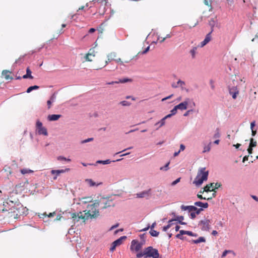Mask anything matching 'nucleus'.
<instances>
[{"instance_id": "1", "label": "nucleus", "mask_w": 258, "mask_h": 258, "mask_svg": "<svg viewBox=\"0 0 258 258\" xmlns=\"http://www.w3.org/2000/svg\"><path fill=\"white\" fill-rule=\"evenodd\" d=\"M98 207L97 202L87 206V210L84 211L85 213L83 215L82 212H80L78 213H72L71 218L74 220L78 221L80 219H83L84 221L88 220L89 218H95L99 215V212L97 208Z\"/></svg>"}, {"instance_id": "2", "label": "nucleus", "mask_w": 258, "mask_h": 258, "mask_svg": "<svg viewBox=\"0 0 258 258\" xmlns=\"http://www.w3.org/2000/svg\"><path fill=\"white\" fill-rule=\"evenodd\" d=\"M160 254L158 249L153 248L152 246H148L136 254L137 258H159Z\"/></svg>"}, {"instance_id": "3", "label": "nucleus", "mask_w": 258, "mask_h": 258, "mask_svg": "<svg viewBox=\"0 0 258 258\" xmlns=\"http://www.w3.org/2000/svg\"><path fill=\"white\" fill-rule=\"evenodd\" d=\"M209 171L206 170L205 167L200 168L198 171L197 175L196 177L194 183L197 186L201 185L204 181H206L208 179Z\"/></svg>"}, {"instance_id": "4", "label": "nucleus", "mask_w": 258, "mask_h": 258, "mask_svg": "<svg viewBox=\"0 0 258 258\" xmlns=\"http://www.w3.org/2000/svg\"><path fill=\"white\" fill-rule=\"evenodd\" d=\"M107 59L105 61L104 64L100 68L95 69L96 70L101 69L106 67L109 62L112 61H115L117 63H119L121 65H123V61L120 58H117V54L115 52H112L107 54Z\"/></svg>"}, {"instance_id": "5", "label": "nucleus", "mask_w": 258, "mask_h": 258, "mask_svg": "<svg viewBox=\"0 0 258 258\" xmlns=\"http://www.w3.org/2000/svg\"><path fill=\"white\" fill-rule=\"evenodd\" d=\"M145 241L139 242L137 239L133 240L131 243L130 250L133 252H137V254L141 251Z\"/></svg>"}, {"instance_id": "6", "label": "nucleus", "mask_w": 258, "mask_h": 258, "mask_svg": "<svg viewBox=\"0 0 258 258\" xmlns=\"http://www.w3.org/2000/svg\"><path fill=\"white\" fill-rule=\"evenodd\" d=\"M96 202L98 204V207L100 206L101 209H104L114 206V203L111 200L106 198H102L98 201H96Z\"/></svg>"}, {"instance_id": "7", "label": "nucleus", "mask_w": 258, "mask_h": 258, "mask_svg": "<svg viewBox=\"0 0 258 258\" xmlns=\"http://www.w3.org/2000/svg\"><path fill=\"white\" fill-rule=\"evenodd\" d=\"M221 184L218 182L217 183H211L209 184L206 185L204 188L203 191H200V193H203L204 191L208 192L211 191H214L215 189H217L221 186Z\"/></svg>"}, {"instance_id": "8", "label": "nucleus", "mask_w": 258, "mask_h": 258, "mask_svg": "<svg viewBox=\"0 0 258 258\" xmlns=\"http://www.w3.org/2000/svg\"><path fill=\"white\" fill-rule=\"evenodd\" d=\"M36 127L39 135H43L44 136L48 135L46 128L43 126L42 122L39 120L36 121Z\"/></svg>"}, {"instance_id": "9", "label": "nucleus", "mask_w": 258, "mask_h": 258, "mask_svg": "<svg viewBox=\"0 0 258 258\" xmlns=\"http://www.w3.org/2000/svg\"><path fill=\"white\" fill-rule=\"evenodd\" d=\"M211 221L209 219H205L201 220L199 224L200 228L203 231H208L210 229Z\"/></svg>"}, {"instance_id": "10", "label": "nucleus", "mask_w": 258, "mask_h": 258, "mask_svg": "<svg viewBox=\"0 0 258 258\" xmlns=\"http://www.w3.org/2000/svg\"><path fill=\"white\" fill-rule=\"evenodd\" d=\"M126 239V236H122L118 239L115 240L112 243L111 246L110 248V250L111 251H113L115 249L116 247L120 245L122 243L123 241Z\"/></svg>"}, {"instance_id": "11", "label": "nucleus", "mask_w": 258, "mask_h": 258, "mask_svg": "<svg viewBox=\"0 0 258 258\" xmlns=\"http://www.w3.org/2000/svg\"><path fill=\"white\" fill-rule=\"evenodd\" d=\"M152 189L151 188L148 190H144L136 194V197L138 198H149L151 195Z\"/></svg>"}, {"instance_id": "12", "label": "nucleus", "mask_w": 258, "mask_h": 258, "mask_svg": "<svg viewBox=\"0 0 258 258\" xmlns=\"http://www.w3.org/2000/svg\"><path fill=\"white\" fill-rule=\"evenodd\" d=\"M95 56V51L93 48L90 49L89 52L84 56L86 61H92V58Z\"/></svg>"}, {"instance_id": "13", "label": "nucleus", "mask_w": 258, "mask_h": 258, "mask_svg": "<svg viewBox=\"0 0 258 258\" xmlns=\"http://www.w3.org/2000/svg\"><path fill=\"white\" fill-rule=\"evenodd\" d=\"M229 92L230 94L232 96V98L235 99L237 97V95L239 94V91L236 86H233L230 87L229 86Z\"/></svg>"}, {"instance_id": "14", "label": "nucleus", "mask_w": 258, "mask_h": 258, "mask_svg": "<svg viewBox=\"0 0 258 258\" xmlns=\"http://www.w3.org/2000/svg\"><path fill=\"white\" fill-rule=\"evenodd\" d=\"M212 31L209 33L206 36L205 39L201 42L200 44L199 45L200 47H203L205 45H206L207 43H208L211 40V33Z\"/></svg>"}, {"instance_id": "15", "label": "nucleus", "mask_w": 258, "mask_h": 258, "mask_svg": "<svg viewBox=\"0 0 258 258\" xmlns=\"http://www.w3.org/2000/svg\"><path fill=\"white\" fill-rule=\"evenodd\" d=\"M188 101H189V99L187 98L184 101L176 105L177 109H180L181 110L186 109L187 107L188 104Z\"/></svg>"}, {"instance_id": "16", "label": "nucleus", "mask_w": 258, "mask_h": 258, "mask_svg": "<svg viewBox=\"0 0 258 258\" xmlns=\"http://www.w3.org/2000/svg\"><path fill=\"white\" fill-rule=\"evenodd\" d=\"M11 72L8 70H3L2 73V76L6 80H12L13 77L11 75Z\"/></svg>"}, {"instance_id": "17", "label": "nucleus", "mask_w": 258, "mask_h": 258, "mask_svg": "<svg viewBox=\"0 0 258 258\" xmlns=\"http://www.w3.org/2000/svg\"><path fill=\"white\" fill-rule=\"evenodd\" d=\"M69 170L70 169L69 168L60 170H52L51 171V174L52 175H56V176H59L61 173H63L65 172L69 171Z\"/></svg>"}, {"instance_id": "18", "label": "nucleus", "mask_w": 258, "mask_h": 258, "mask_svg": "<svg viewBox=\"0 0 258 258\" xmlns=\"http://www.w3.org/2000/svg\"><path fill=\"white\" fill-rule=\"evenodd\" d=\"M31 71L30 70L29 67H27L26 69V74L23 76L22 78L23 79H33V77L31 75Z\"/></svg>"}, {"instance_id": "19", "label": "nucleus", "mask_w": 258, "mask_h": 258, "mask_svg": "<svg viewBox=\"0 0 258 258\" xmlns=\"http://www.w3.org/2000/svg\"><path fill=\"white\" fill-rule=\"evenodd\" d=\"M180 208L182 211H187L188 213L193 212V209H195L194 206H184L183 205L181 206Z\"/></svg>"}, {"instance_id": "20", "label": "nucleus", "mask_w": 258, "mask_h": 258, "mask_svg": "<svg viewBox=\"0 0 258 258\" xmlns=\"http://www.w3.org/2000/svg\"><path fill=\"white\" fill-rule=\"evenodd\" d=\"M60 117L61 115L59 114H52L49 115L47 118L49 121H55L58 120Z\"/></svg>"}, {"instance_id": "21", "label": "nucleus", "mask_w": 258, "mask_h": 258, "mask_svg": "<svg viewBox=\"0 0 258 258\" xmlns=\"http://www.w3.org/2000/svg\"><path fill=\"white\" fill-rule=\"evenodd\" d=\"M195 206H198V207H202V208H207L209 206V204L208 203H202L201 202H196L195 203Z\"/></svg>"}, {"instance_id": "22", "label": "nucleus", "mask_w": 258, "mask_h": 258, "mask_svg": "<svg viewBox=\"0 0 258 258\" xmlns=\"http://www.w3.org/2000/svg\"><path fill=\"white\" fill-rule=\"evenodd\" d=\"M198 46H195L192 48V49L190 50L189 53L191 55L192 58H195L196 57V54L197 53V50L198 49Z\"/></svg>"}, {"instance_id": "23", "label": "nucleus", "mask_w": 258, "mask_h": 258, "mask_svg": "<svg viewBox=\"0 0 258 258\" xmlns=\"http://www.w3.org/2000/svg\"><path fill=\"white\" fill-rule=\"evenodd\" d=\"M7 203H12L14 204H17L19 203V200L17 198H13V196H10L7 200Z\"/></svg>"}, {"instance_id": "24", "label": "nucleus", "mask_w": 258, "mask_h": 258, "mask_svg": "<svg viewBox=\"0 0 258 258\" xmlns=\"http://www.w3.org/2000/svg\"><path fill=\"white\" fill-rule=\"evenodd\" d=\"M206 241V239L204 237H200L197 240H192V242L194 243H199L200 242H204Z\"/></svg>"}, {"instance_id": "25", "label": "nucleus", "mask_w": 258, "mask_h": 258, "mask_svg": "<svg viewBox=\"0 0 258 258\" xmlns=\"http://www.w3.org/2000/svg\"><path fill=\"white\" fill-rule=\"evenodd\" d=\"M82 203L84 204H86L88 203L91 202L93 200V199L91 197H85L83 198L82 199Z\"/></svg>"}, {"instance_id": "26", "label": "nucleus", "mask_w": 258, "mask_h": 258, "mask_svg": "<svg viewBox=\"0 0 258 258\" xmlns=\"http://www.w3.org/2000/svg\"><path fill=\"white\" fill-rule=\"evenodd\" d=\"M39 88V87L38 86H37V85H34V86H30L29 87L27 91H26V92L29 93L30 92H31L32 90H36V89H38Z\"/></svg>"}, {"instance_id": "27", "label": "nucleus", "mask_w": 258, "mask_h": 258, "mask_svg": "<svg viewBox=\"0 0 258 258\" xmlns=\"http://www.w3.org/2000/svg\"><path fill=\"white\" fill-rule=\"evenodd\" d=\"M182 232H184V230H180L179 233L176 235V237L177 238L180 239L181 240H184V237L183 236H182V235L183 234H184V233H182Z\"/></svg>"}, {"instance_id": "28", "label": "nucleus", "mask_w": 258, "mask_h": 258, "mask_svg": "<svg viewBox=\"0 0 258 258\" xmlns=\"http://www.w3.org/2000/svg\"><path fill=\"white\" fill-rule=\"evenodd\" d=\"M165 123V118H163L162 119H161L159 122H157L155 124V125H157L159 124L158 128L162 126H163Z\"/></svg>"}, {"instance_id": "29", "label": "nucleus", "mask_w": 258, "mask_h": 258, "mask_svg": "<svg viewBox=\"0 0 258 258\" xmlns=\"http://www.w3.org/2000/svg\"><path fill=\"white\" fill-rule=\"evenodd\" d=\"M182 233H184V234H186V235H188L190 236H195V237L197 236V234H195V233H194L190 231H185V230H184V232H182Z\"/></svg>"}, {"instance_id": "30", "label": "nucleus", "mask_w": 258, "mask_h": 258, "mask_svg": "<svg viewBox=\"0 0 258 258\" xmlns=\"http://www.w3.org/2000/svg\"><path fill=\"white\" fill-rule=\"evenodd\" d=\"M174 221V220H170L168 221V224L163 227V230L164 231H166L171 226V224H170V222H172Z\"/></svg>"}, {"instance_id": "31", "label": "nucleus", "mask_w": 258, "mask_h": 258, "mask_svg": "<svg viewBox=\"0 0 258 258\" xmlns=\"http://www.w3.org/2000/svg\"><path fill=\"white\" fill-rule=\"evenodd\" d=\"M85 181L90 186H93L96 185L95 182H94L91 179H87Z\"/></svg>"}, {"instance_id": "32", "label": "nucleus", "mask_w": 258, "mask_h": 258, "mask_svg": "<svg viewBox=\"0 0 258 258\" xmlns=\"http://www.w3.org/2000/svg\"><path fill=\"white\" fill-rule=\"evenodd\" d=\"M183 216H179L176 217L175 219H174V221H178L179 223L182 225L185 224V223L182 222V221L183 220Z\"/></svg>"}, {"instance_id": "33", "label": "nucleus", "mask_w": 258, "mask_h": 258, "mask_svg": "<svg viewBox=\"0 0 258 258\" xmlns=\"http://www.w3.org/2000/svg\"><path fill=\"white\" fill-rule=\"evenodd\" d=\"M256 142L254 141L253 138H251L250 140L249 146H250V147H255L256 146Z\"/></svg>"}, {"instance_id": "34", "label": "nucleus", "mask_w": 258, "mask_h": 258, "mask_svg": "<svg viewBox=\"0 0 258 258\" xmlns=\"http://www.w3.org/2000/svg\"><path fill=\"white\" fill-rule=\"evenodd\" d=\"M150 234L152 236H155V237H157L158 236L159 233L158 232H157V231L156 230H151L150 231Z\"/></svg>"}, {"instance_id": "35", "label": "nucleus", "mask_w": 258, "mask_h": 258, "mask_svg": "<svg viewBox=\"0 0 258 258\" xmlns=\"http://www.w3.org/2000/svg\"><path fill=\"white\" fill-rule=\"evenodd\" d=\"M21 172L23 174H25L27 173H30L33 172V171L30 169H23L21 170Z\"/></svg>"}, {"instance_id": "36", "label": "nucleus", "mask_w": 258, "mask_h": 258, "mask_svg": "<svg viewBox=\"0 0 258 258\" xmlns=\"http://www.w3.org/2000/svg\"><path fill=\"white\" fill-rule=\"evenodd\" d=\"M211 143L210 142L207 146H206L204 148V150H203V152L205 153V152H209L211 150Z\"/></svg>"}, {"instance_id": "37", "label": "nucleus", "mask_w": 258, "mask_h": 258, "mask_svg": "<svg viewBox=\"0 0 258 258\" xmlns=\"http://www.w3.org/2000/svg\"><path fill=\"white\" fill-rule=\"evenodd\" d=\"M194 208L195 209H193V211H194L197 215H199L203 210L202 208L198 209L194 206Z\"/></svg>"}, {"instance_id": "38", "label": "nucleus", "mask_w": 258, "mask_h": 258, "mask_svg": "<svg viewBox=\"0 0 258 258\" xmlns=\"http://www.w3.org/2000/svg\"><path fill=\"white\" fill-rule=\"evenodd\" d=\"M170 37H171V35H170V34H167L165 37H163V38H162V37L160 38V37H158V40H159V41H160V43H162V42H164V40H165L166 38H170Z\"/></svg>"}, {"instance_id": "39", "label": "nucleus", "mask_w": 258, "mask_h": 258, "mask_svg": "<svg viewBox=\"0 0 258 258\" xmlns=\"http://www.w3.org/2000/svg\"><path fill=\"white\" fill-rule=\"evenodd\" d=\"M131 81H132V80L130 79L124 78V79H120L119 81V82H120L121 83H126L127 82H131Z\"/></svg>"}, {"instance_id": "40", "label": "nucleus", "mask_w": 258, "mask_h": 258, "mask_svg": "<svg viewBox=\"0 0 258 258\" xmlns=\"http://www.w3.org/2000/svg\"><path fill=\"white\" fill-rule=\"evenodd\" d=\"M197 197L199 199H201V200H211L212 199V197H210V198H206L205 197H203L202 196V195L201 194H198L197 195Z\"/></svg>"}, {"instance_id": "41", "label": "nucleus", "mask_w": 258, "mask_h": 258, "mask_svg": "<svg viewBox=\"0 0 258 258\" xmlns=\"http://www.w3.org/2000/svg\"><path fill=\"white\" fill-rule=\"evenodd\" d=\"M120 104L122 106H130L131 105V103L126 101H122L120 102Z\"/></svg>"}, {"instance_id": "42", "label": "nucleus", "mask_w": 258, "mask_h": 258, "mask_svg": "<svg viewBox=\"0 0 258 258\" xmlns=\"http://www.w3.org/2000/svg\"><path fill=\"white\" fill-rule=\"evenodd\" d=\"M97 163H102L103 164H107L110 163V161L109 160H106L104 161L99 160L97 161Z\"/></svg>"}, {"instance_id": "43", "label": "nucleus", "mask_w": 258, "mask_h": 258, "mask_svg": "<svg viewBox=\"0 0 258 258\" xmlns=\"http://www.w3.org/2000/svg\"><path fill=\"white\" fill-rule=\"evenodd\" d=\"M3 170L6 171V172H9V174H12V171L10 169V167H9V166H5Z\"/></svg>"}, {"instance_id": "44", "label": "nucleus", "mask_w": 258, "mask_h": 258, "mask_svg": "<svg viewBox=\"0 0 258 258\" xmlns=\"http://www.w3.org/2000/svg\"><path fill=\"white\" fill-rule=\"evenodd\" d=\"M55 214V212H53L52 213H50L48 215H47L46 213H44L42 214V215L44 216H48V217H52Z\"/></svg>"}, {"instance_id": "45", "label": "nucleus", "mask_w": 258, "mask_h": 258, "mask_svg": "<svg viewBox=\"0 0 258 258\" xmlns=\"http://www.w3.org/2000/svg\"><path fill=\"white\" fill-rule=\"evenodd\" d=\"M177 85H178V86L182 87V86H185V83L184 81H181L180 80H179L177 82Z\"/></svg>"}, {"instance_id": "46", "label": "nucleus", "mask_w": 258, "mask_h": 258, "mask_svg": "<svg viewBox=\"0 0 258 258\" xmlns=\"http://www.w3.org/2000/svg\"><path fill=\"white\" fill-rule=\"evenodd\" d=\"M177 108L176 106H174V107L170 111L171 114L172 115L175 114L177 112Z\"/></svg>"}, {"instance_id": "47", "label": "nucleus", "mask_w": 258, "mask_h": 258, "mask_svg": "<svg viewBox=\"0 0 258 258\" xmlns=\"http://www.w3.org/2000/svg\"><path fill=\"white\" fill-rule=\"evenodd\" d=\"M93 140V138H88L86 140H83L81 141V144H84L89 142L92 141Z\"/></svg>"}, {"instance_id": "48", "label": "nucleus", "mask_w": 258, "mask_h": 258, "mask_svg": "<svg viewBox=\"0 0 258 258\" xmlns=\"http://www.w3.org/2000/svg\"><path fill=\"white\" fill-rule=\"evenodd\" d=\"M134 58V57L133 56H131L125 59H124L123 61V63H128L130 62Z\"/></svg>"}, {"instance_id": "49", "label": "nucleus", "mask_w": 258, "mask_h": 258, "mask_svg": "<svg viewBox=\"0 0 258 258\" xmlns=\"http://www.w3.org/2000/svg\"><path fill=\"white\" fill-rule=\"evenodd\" d=\"M169 164V162H168L165 165V166L164 167H160V169L161 170H167L168 168V165Z\"/></svg>"}, {"instance_id": "50", "label": "nucleus", "mask_w": 258, "mask_h": 258, "mask_svg": "<svg viewBox=\"0 0 258 258\" xmlns=\"http://www.w3.org/2000/svg\"><path fill=\"white\" fill-rule=\"evenodd\" d=\"M56 99V94L55 93H54L50 97V100H51L53 102L55 101Z\"/></svg>"}, {"instance_id": "51", "label": "nucleus", "mask_w": 258, "mask_h": 258, "mask_svg": "<svg viewBox=\"0 0 258 258\" xmlns=\"http://www.w3.org/2000/svg\"><path fill=\"white\" fill-rule=\"evenodd\" d=\"M220 134L219 132L218 129H217L216 133L214 134L213 137L214 138H219L220 137Z\"/></svg>"}, {"instance_id": "52", "label": "nucleus", "mask_w": 258, "mask_h": 258, "mask_svg": "<svg viewBox=\"0 0 258 258\" xmlns=\"http://www.w3.org/2000/svg\"><path fill=\"white\" fill-rule=\"evenodd\" d=\"M57 159L58 160H65V161H71L70 159H66L65 157H62V156H59V157H58Z\"/></svg>"}, {"instance_id": "53", "label": "nucleus", "mask_w": 258, "mask_h": 258, "mask_svg": "<svg viewBox=\"0 0 258 258\" xmlns=\"http://www.w3.org/2000/svg\"><path fill=\"white\" fill-rule=\"evenodd\" d=\"M196 215L197 214L194 211L190 212V216L192 219H195L196 217Z\"/></svg>"}, {"instance_id": "54", "label": "nucleus", "mask_w": 258, "mask_h": 258, "mask_svg": "<svg viewBox=\"0 0 258 258\" xmlns=\"http://www.w3.org/2000/svg\"><path fill=\"white\" fill-rule=\"evenodd\" d=\"M231 251L229 250H225L222 254V257H225L228 253L230 252Z\"/></svg>"}, {"instance_id": "55", "label": "nucleus", "mask_w": 258, "mask_h": 258, "mask_svg": "<svg viewBox=\"0 0 258 258\" xmlns=\"http://www.w3.org/2000/svg\"><path fill=\"white\" fill-rule=\"evenodd\" d=\"M180 180V178H177V179H176L175 180H174V181H173L171 183V185H175V184H176L178 182H179Z\"/></svg>"}, {"instance_id": "56", "label": "nucleus", "mask_w": 258, "mask_h": 258, "mask_svg": "<svg viewBox=\"0 0 258 258\" xmlns=\"http://www.w3.org/2000/svg\"><path fill=\"white\" fill-rule=\"evenodd\" d=\"M52 102H53L51 101V100H48L47 101V104L48 108V109H50L51 108V104H52Z\"/></svg>"}, {"instance_id": "57", "label": "nucleus", "mask_w": 258, "mask_h": 258, "mask_svg": "<svg viewBox=\"0 0 258 258\" xmlns=\"http://www.w3.org/2000/svg\"><path fill=\"white\" fill-rule=\"evenodd\" d=\"M173 94H171V95H169V96H167L166 97H165V98H163L162 99V101H165V100H167L168 99L171 98L173 96Z\"/></svg>"}, {"instance_id": "58", "label": "nucleus", "mask_w": 258, "mask_h": 258, "mask_svg": "<svg viewBox=\"0 0 258 258\" xmlns=\"http://www.w3.org/2000/svg\"><path fill=\"white\" fill-rule=\"evenodd\" d=\"M193 110L192 109L187 110L186 112L184 113L183 115L184 116H186L189 114V113L192 112Z\"/></svg>"}, {"instance_id": "59", "label": "nucleus", "mask_w": 258, "mask_h": 258, "mask_svg": "<svg viewBox=\"0 0 258 258\" xmlns=\"http://www.w3.org/2000/svg\"><path fill=\"white\" fill-rule=\"evenodd\" d=\"M252 148L253 147H250V146H249V147L247 149V151H248L249 154H251L252 153V150H253Z\"/></svg>"}, {"instance_id": "60", "label": "nucleus", "mask_w": 258, "mask_h": 258, "mask_svg": "<svg viewBox=\"0 0 258 258\" xmlns=\"http://www.w3.org/2000/svg\"><path fill=\"white\" fill-rule=\"evenodd\" d=\"M149 49H150V46H148L143 52H142V54H145L149 50Z\"/></svg>"}, {"instance_id": "61", "label": "nucleus", "mask_w": 258, "mask_h": 258, "mask_svg": "<svg viewBox=\"0 0 258 258\" xmlns=\"http://www.w3.org/2000/svg\"><path fill=\"white\" fill-rule=\"evenodd\" d=\"M255 126V121H253L250 123V128L251 130L253 129L254 126Z\"/></svg>"}, {"instance_id": "62", "label": "nucleus", "mask_w": 258, "mask_h": 258, "mask_svg": "<svg viewBox=\"0 0 258 258\" xmlns=\"http://www.w3.org/2000/svg\"><path fill=\"white\" fill-rule=\"evenodd\" d=\"M184 149L185 146L183 144H181L180 146V150L179 151L180 152L181 151H183Z\"/></svg>"}, {"instance_id": "63", "label": "nucleus", "mask_w": 258, "mask_h": 258, "mask_svg": "<svg viewBox=\"0 0 258 258\" xmlns=\"http://www.w3.org/2000/svg\"><path fill=\"white\" fill-rule=\"evenodd\" d=\"M96 31V29L95 28H91L89 29V33H94V32H95Z\"/></svg>"}, {"instance_id": "64", "label": "nucleus", "mask_w": 258, "mask_h": 258, "mask_svg": "<svg viewBox=\"0 0 258 258\" xmlns=\"http://www.w3.org/2000/svg\"><path fill=\"white\" fill-rule=\"evenodd\" d=\"M248 158V156H245L243 158L242 162H244L245 161H247Z\"/></svg>"}]
</instances>
